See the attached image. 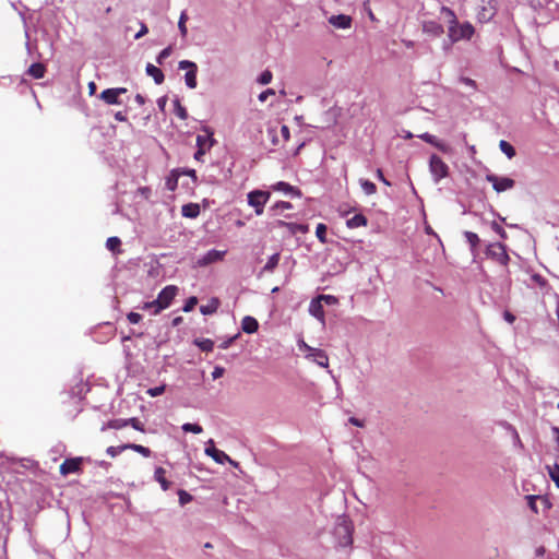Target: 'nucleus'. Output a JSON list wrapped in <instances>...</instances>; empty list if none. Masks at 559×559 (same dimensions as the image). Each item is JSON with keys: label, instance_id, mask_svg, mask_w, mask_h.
Returning <instances> with one entry per match:
<instances>
[{"label": "nucleus", "instance_id": "28", "mask_svg": "<svg viewBox=\"0 0 559 559\" xmlns=\"http://www.w3.org/2000/svg\"><path fill=\"white\" fill-rule=\"evenodd\" d=\"M46 72L45 66L43 63H33L27 70V73L35 79L44 78Z\"/></svg>", "mask_w": 559, "mask_h": 559}, {"label": "nucleus", "instance_id": "24", "mask_svg": "<svg viewBox=\"0 0 559 559\" xmlns=\"http://www.w3.org/2000/svg\"><path fill=\"white\" fill-rule=\"evenodd\" d=\"M280 258H281V254L278 252L272 254L267 259V261H266L265 265L262 267L261 272L262 273H272L278 265Z\"/></svg>", "mask_w": 559, "mask_h": 559}, {"label": "nucleus", "instance_id": "21", "mask_svg": "<svg viewBox=\"0 0 559 559\" xmlns=\"http://www.w3.org/2000/svg\"><path fill=\"white\" fill-rule=\"evenodd\" d=\"M273 190L284 192L285 194H292V195H300V192L295 187L290 186L289 183L285 181H278L275 185H273Z\"/></svg>", "mask_w": 559, "mask_h": 559}, {"label": "nucleus", "instance_id": "8", "mask_svg": "<svg viewBox=\"0 0 559 559\" xmlns=\"http://www.w3.org/2000/svg\"><path fill=\"white\" fill-rule=\"evenodd\" d=\"M126 93L127 88L124 87L107 88L100 93L99 98L107 105H121V95Z\"/></svg>", "mask_w": 559, "mask_h": 559}, {"label": "nucleus", "instance_id": "13", "mask_svg": "<svg viewBox=\"0 0 559 559\" xmlns=\"http://www.w3.org/2000/svg\"><path fill=\"white\" fill-rule=\"evenodd\" d=\"M81 462H82L81 457L67 459L60 465V474L66 476V475L79 472Z\"/></svg>", "mask_w": 559, "mask_h": 559}, {"label": "nucleus", "instance_id": "50", "mask_svg": "<svg viewBox=\"0 0 559 559\" xmlns=\"http://www.w3.org/2000/svg\"><path fill=\"white\" fill-rule=\"evenodd\" d=\"M491 229L498 234L502 239H506L507 238V233L506 230L502 228L501 225H499L497 222H492L491 223Z\"/></svg>", "mask_w": 559, "mask_h": 559}, {"label": "nucleus", "instance_id": "35", "mask_svg": "<svg viewBox=\"0 0 559 559\" xmlns=\"http://www.w3.org/2000/svg\"><path fill=\"white\" fill-rule=\"evenodd\" d=\"M199 348L203 352H212L214 348V342L210 338H202L195 342Z\"/></svg>", "mask_w": 559, "mask_h": 559}, {"label": "nucleus", "instance_id": "56", "mask_svg": "<svg viewBox=\"0 0 559 559\" xmlns=\"http://www.w3.org/2000/svg\"><path fill=\"white\" fill-rule=\"evenodd\" d=\"M224 372H225V369H224L223 367H221V366H216V367L214 368V370L212 371V378H213L214 380H216V379H218V378L223 377Z\"/></svg>", "mask_w": 559, "mask_h": 559}, {"label": "nucleus", "instance_id": "7", "mask_svg": "<svg viewBox=\"0 0 559 559\" xmlns=\"http://www.w3.org/2000/svg\"><path fill=\"white\" fill-rule=\"evenodd\" d=\"M486 180L492 185L496 192L501 193L514 187L515 182L509 177H499L495 174H488Z\"/></svg>", "mask_w": 559, "mask_h": 559}, {"label": "nucleus", "instance_id": "43", "mask_svg": "<svg viewBox=\"0 0 559 559\" xmlns=\"http://www.w3.org/2000/svg\"><path fill=\"white\" fill-rule=\"evenodd\" d=\"M124 450H127V448H124V444L122 445H118V447H108L107 450H106V453L111 456V457H115L117 455H119L120 453H122Z\"/></svg>", "mask_w": 559, "mask_h": 559}, {"label": "nucleus", "instance_id": "49", "mask_svg": "<svg viewBox=\"0 0 559 559\" xmlns=\"http://www.w3.org/2000/svg\"><path fill=\"white\" fill-rule=\"evenodd\" d=\"M165 392V385L154 386L147 390V394L152 397L162 395Z\"/></svg>", "mask_w": 559, "mask_h": 559}, {"label": "nucleus", "instance_id": "53", "mask_svg": "<svg viewBox=\"0 0 559 559\" xmlns=\"http://www.w3.org/2000/svg\"><path fill=\"white\" fill-rule=\"evenodd\" d=\"M460 82L468 87H471L473 91L477 90V84L474 80L465 76L460 78Z\"/></svg>", "mask_w": 559, "mask_h": 559}, {"label": "nucleus", "instance_id": "32", "mask_svg": "<svg viewBox=\"0 0 559 559\" xmlns=\"http://www.w3.org/2000/svg\"><path fill=\"white\" fill-rule=\"evenodd\" d=\"M360 187L367 195H371L377 191L376 185L367 179L360 180Z\"/></svg>", "mask_w": 559, "mask_h": 559}, {"label": "nucleus", "instance_id": "48", "mask_svg": "<svg viewBox=\"0 0 559 559\" xmlns=\"http://www.w3.org/2000/svg\"><path fill=\"white\" fill-rule=\"evenodd\" d=\"M277 224L280 226H287V227H289L292 231H297V230L298 231H302V233L306 231V227L302 226V225H298V224H294V223H285L283 221H280Z\"/></svg>", "mask_w": 559, "mask_h": 559}, {"label": "nucleus", "instance_id": "39", "mask_svg": "<svg viewBox=\"0 0 559 559\" xmlns=\"http://www.w3.org/2000/svg\"><path fill=\"white\" fill-rule=\"evenodd\" d=\"M120 245L121 240L118 237H109L106 241V248L112 252L116 251Z\"/></svg>", "mask_w": 559, "mask_h": 559}, {"label": "nucleus", "instance_id": "34", "mask_svg": "<svg viewBox=\"0 0 559 559\" xmlns=\"http://www.w3.org/2000/svg\"><path fill=\"white\" fill-rule=\"evenodd\" d=\"M175 114L181 120H186L188 118L187 109L180 104L179 99L174 100Z\"/></svg>", "mask_w": 559, "mask_h": 559}, {"label": "nucleus", "instance_id": "46", "mask_svg": "<svg viewBox=\"0 0 559 559\" xmlns=\"http://www.w3.org/2000/svg\"><path fill=\"white\" fill-rule=\"evenodd\" d=\"M197 304H198V298H197V297H194V296H191V297H189V298L186 300V302H185V306H183L182 310H183L185 312H189V311H191V310L197 306Z\"/></svg>", "mask_w": 559, "mask_h": 559}, {"label": "nucleus", "instance_id": "61", "mask_svg": "<svg viewBox=\"0 0 559 559\" xmlns=\"http://www.w3.org/2000/svg\"><path fill=\"white\" fill-rule=\"evenodd\" d=\"M435 146L443 153L449 151V146L439 140H437V144H435Z\"/></svg>", "mask_w": 559, "mask_h": 559}, {"label": "nucleus", "instance_id": "36", "mask_svg": "<svg viewBox=\"0 0 559 559\" xmlns=\"http://www.w3.org/2000/svg\"><path fill=\"white\" fill-rule=\"evenodd\" d=\"M316 236L321 243H326V226L322 223L317 225Z\"/></svg>", "mask_w": 559, "mask_h": 559}, {"label": "nucleus", "instance_id": "47", "mask_svg": "<svg viewBox=\"0 0 559 559\" xmlns=\"http://www.w3.org/2000/svg\"><path fill=\"white\" fill-rule=\"evenodd\" d=\"M317 298L321 302H324V304H326L329 306L337 304V298L335 296H332V295H319Z\"/></svg>", "mask_w": 559, "mask_h": 559}, {"label": "nucleus", "instance_id": "52", "mask_svg": "<svg viewBox=\"0 0 559 559\" xmlns=\"http://www.w3.org/2000/svg\"><path fill=\"white\" fill-rule=\"evenodd\" d=\"M127 319L131 324H138L142 320V316L138 312H129Z\"/></svg>", "mask_w": 559, "mask_h": 559}, {"label": "nucleus", "instance_id": "1", "mask_svg": "<svg viewBox=\"0 0 559 559\" xmlns=\"http://www.w3.org/2000/svg\"><path fill=\"white\" fill-rule=\"evenodd\" d=\"M441 13L449 17L450 25L448 28V37L451 39V43H456L463 39L468 40L472 38L475 29L469 22L459 24L454 12L445 7L441 8Z\"/></svg>", "mask_w": 559, "mask_h": 559}, {"label": "nucleus", "instance_id": "37", "mask_svg": "<svg viewBox=\"0 0 559 559\" xmlns=\"http://www.w3.org/2000/svg\"><path fill=\"white\" fill-rule=\"evenodd\" d=\"M181 429L185 431V432H192V433H201L203 431V428L198 425V424H191V423H186L181 426Z\"/></svg>", "mask_w": 559, "mask_h": 559}, {"label": "nucleus", "instance_id": "4", "mask_svg": "<svg viewBox=\"0 0 559 559\" xmlns=\"http://www.w3.org/2000/svg\"><path fill=\"white\" fill-rule=\"evenodd\" d=\"M429 170L435 183H438L449 175V166L436 154L430 156Z\"/></svg>", "mask_w": 559, "mask_h": 559}, {"label": "nucleus", "instance_id": "64", "mask_svg": "<svg viewBox=\"0 0 559 559\" xmlns=\"http://www.w3.org/2000/svg\"><path fill=\"white\" fill-rule=\"evenodd\" d=\"M503 318L509 323H513L515 321V317L511 312H509V311H506L503 313Z\"/></svg>", "mask_w": 559, "mask_h": 559}, {"label": "nucleus", "instance_id": "55", "mask_svg": "<svg viewBox=\"0 0 559 559\" xmlns=\"http://www.w3.org/2000/svg\"><path fill=\"white\" fill-rule=\"evenodd\" d=\"M275 91L273 88H267L259 94L258 98L261 103H264L269 96L274 95Z\"/></svg>", "mask_w": 559, "mask_h": 559}, {"label": "nucleus", "instance_id": "25", "mask_svg": "<svg viewBox=\"0 0 559 559\" xmlns=\"http://www.w3.org/2000/svg\"><path fill=\"white\" fill-rule=\"evenodd\" d=\"M346 225L348 228H358L367 225V218L362 214H355L353 217L347 219Z\"/></svg>", "mask_w": 559, "mask_h": 559}, {"label": "nucleus", "instance_id": "26", "mask_svg": "<svg viewBox=\"0 0 559 559\" xmlns=\"http://www.w3.org/2000/svg\"><path fill=\"white\" fill-rule=\"evenodd\" d=\"M219 306V301L216 298H212L206 305L200 307V311L204 316L213 314L216 312Z\"/></svg>", "mask_w": 559, "mask_h": 559}, {"label": "nucleus", "instance_id": "62", "mask_svg": "<svg viewBox=\"0 0 559 559\" xmlns=\"http://www.w3.org/2000/svg\"><path fill=\"white\" fill-rule=\"evenodd\" d=\"M453 44L454 43H451V39L448 37V39H445L442 44V49L444 52H449Z\"/></svg>", "mask_w": 559, "mask_h": 559}, {"label": "nucleus", "instance_id": "22", "mask_svg": "<svg viewBox=\"0 0 559 559\" xmlns=\"http://www.w3.org/2000/svg\"><path fill=\"white\" fill-rule=\"evenodd\" d=\"M166 471L163 467H156L154 471V479L160 485L164 491L170 488V483L165 478Z\"/></svg>", "mask_w": 559, "mask_h": 559}, {"label": "nucleus", "instance_id": "12", "mask_svg": "<svg viewBox=\"0 0 559 559\" xmlns=\"http://www.w3.org/2000/svg\"><path fill=\"white\" fill-rule=\"evenodd\" d=\"M306 358L320 367L326 368L329 366V357L325 352L320 348H313L311 353L306 355Z\"/></svg>", "mask_w": 559, "mask_h": 559}, {"label": "nucleus", "instance_id": "23", "mask_svg": "<svg viewBox=\"0 0 559 559\" xmlns=\"http://www.w3.org/2000/svg\"><path fill=\"white\" fill-rule=\"evenodd\" d=\"M290 209H293L292 203L286 202V201H278L269 209V212H270L271 216H278L285 210H290Z\"/></svg>", "mask_w": 559, "mask_h": 559}, {"label": "nucleus", "instance_id": "16", "mask_svg": "<svg viewBox=\"0 0 559 559\" xmlns=\"http://www.w3.org/2000/svg\"><path fill=\"white\" fill-rule=\"evenodd\" d=\"M329 23L336 28L346 29L352 25V17L345 14L332 15Z\"/></svg>", "mask_w": 559, "mask_h": 559}, {"label": "nucleus", "instance_id": "41", "mask_svg": "<svg viewBox=\"0 0 559 559\" xmlns=\"http://www.w3.org/2000/svg\"><path fill=\"white\" fill-rule=\"evenodd\" d=\"M549 476L559 488V465L555 464L552 467H548Z\"/></svg>", "mask_w": 559, "mask_h": 559}, {"label": "nucleus", "instance_id": "2", "mask_svg": "<svg viewBox=\"0 0 559 559\" xmlns=\"http://www.w3.org/2000/svg\"><path fill=\"white\" fill-rule=\"evenodd\" d=\"M334 535L341 547H347L353 543V525L346 518H340L334 527Z\"/></svg>", "mask_w": 559, "mask_h": 559}, {"label": "nucleus", "instance_id": "59", "mask_svg": "<svg viewBox=\"0 0 559 559\" xmlns=\"http://www.w3.org/2000/svg\"><path fill=\"white\" fill-rule=\"evenodd\" d=\"M532 280H533L536 284H538L539 286H544V285L546 284L545 278H544L542 275H539V274H534V275L532 276Z\"/></svg>", "mask_w": 559, "mask_h": 559}, {"label": "nucleus", "instance_id": "42", "mask_svg": "<svg viewBox=\"0 0 559 559\" xmlns=\"http://www.w3.org/2000/svg\"><path fill=\"white\" fill-rule=\"evenodd\" d=\"M272 78H273L272 72H271V71H269V70H265V71H263V72L259 75V78H258V82H259L260 84H262V85H266V84L271 83Z\"/></svg>", "mask_w": 559, "mask_h": 559}, {"label": "nucleus", "instance_id": "6", "mask_svg": "<svg viewBox=\"0 0 559 559\" xmlns=\"http://www.w3.org/2000/svg\"><path fill=\"white\" fill-rule=\"evenodd\" d=\"M486 255L502 265H507L510 258L507 253L506 246L501 242H495L488 245L486 249Z\"/></svg>", "mask_w": 559, "mask_h": 559}, {"label": "nucleus", "instance_id": "31", "mask_svg": "<svg viewBox=\"0 0 559 559\" xmlns=\"http://www.w3.org/2000/svg\"><path fill=\"white\" fill-rule=\"evenodd\" d=\"M464 237L468 245L471 246L472 251H474V249L478 246L480 241L478 235L473 231H465Z\"/></svg>", "mask_w": 559, "mask_h": 559}, {"label": "nucleus", "instance_id": "27", "mask_svg": "<svg viewBox=\"0 0 559 559\" xmlns=\"http://www.w3.org/2000/svg\"><path fill=\"white\" fill-rule=\"evenodd\" d=\"M180 177L179 169H175L170 173V175L167 177L165 186L169 191H175L178 186V180Z\"/></svg>", "mask_w": 559, "mask_h": 559}, {"label": "nucleus", "instance_id": "63", "mask_svg": "<svg viewBox=\"0 0 559 559\" xmlns=\"http://www.w3.org/2000/svg\"><path fill=\"white\" fill-rule=\"evenodd\" d=\"M492 14H493L492 12L487 14V10L483 9V13H479L478 17H479L480 21H486V20H489L492 16Z\"/></svg>", "mask_w": 559, "mask_h": 559}, {"label": "nucleus", "instance_id": "45", "mask_svg": "<svg viewBox=\"0 0 559 559\" xmlns=\"http://www.w3.org/2000/svg\"><path fill=\"white\" fill-rule=\"evenodd\" d=\"M171 55V47L164 48L158 56L156 57V62L158 64H163L164 60L167 59Z\"/></svg>", "mask_w": 559, "mask_h": 559}, {"label": "nucleus", "instance_id": "18", "mask_svg": "<svg viewBox=\"0 0 559 559\" xmlns=\"http://www.w3.org/2000/svg\"><path fill=\"white\" fill-rule=\"evenodd\" d=\"M145 72L147 75L153 78L154 82L157 85L162 84L165 80L163 71L152 63L146 64Z\"/></svg>", "mask_w": 559, "mask_h": 559}, {"label": "nucleus", "instance_id": "20", "mask_svg": "<svg viewBox=\"0 0 559 559\" xmlns=\"http://www.w3.org/2000/svg\"><path fill=\"white\" fill-rule=\"evenodd\" d=\"M181 214L187 218H197L200 214V205L198 203H187L182 205Z\"/></svg>", "mask_w": 559, "mask_h": 559}, {"label": "nucleus", "instance_id": "10", "mask_svg": "<svg viewBox=\"0 0 559 559\" xmlns=\"http://www.w3.org/2000/svg\"><path fill=\"white\" fill-rule=\"evenodd\" d=\"M226 254L225 250L211 249L197 260L198 266H206L222 261Z\"/></svg>", "mask_w": 559, "mask_h": 559}, {"label": "nucleus", "instance_id": "14", "mask_svg": "<svg viewBox=\"0 0 559 559\" xmlns=\"http://www.w3.org/2000/svg\"><path fill=\"white\" fill-rule=\"evenodd\" d=\"M423 32L431 37H440L443 34V26L437 21L423 22Z\"/></svg>", "mask_w": 559, "mask_h": 559}, {"label": "nucleus", "instance_id": "9", "mask_svg": "<svg viewBox=\"0 0 559 559\" xmlns=\"http://www.w3.org/2000/svg\"><path fill=\"white\" fill-rule=\"evenodd\" d=\"M177 292H178V288L174 285H168V286L164 287L159 292V294L156 298L157 304L159 305L158 308L162 310L168 308L170 306L173 299L177 295Z\"/></svg>", "mask_w": 559, "mask_h": 559}, {"label": "nucleus", "instance_id": "15", "mask_svg": "<svg viewBox=\"0 0 559 559\" xmlns=\"http://www.w3.org/2000/svg\"><path fill=\"white\" fill-rule=\"evenodd\" d=\"M309 313L318 319L323 326L325 325L323 305L318 298L310 301Z\"/></svg>", "mask_w": 559, "mask_h": 559}, {"label": "nucleus", "instance_id": "11", "mask_svg": "<svg viewBox=\"0 0 559 559\" xmlns=\"http://www.w3.org/2000/svg\"><path fill=\"white\" fill-rule=\"evenodd\" d=\"M205 454L211 456L217 463H224L230 461L229 456L224 452L215 448L214 441L211 439L205 448Z\"/></svg>", "mask_w": 559, "mask_h": 559}, {"label": "nucleus", "instance_id": "51", "mask_svg": "<svg viewBox=\"0 0 559 559\" xmlns=\"http://www.w3.org/2000/svg\"><path fill=\"white\" fill-rule=\"evenodd\" d=\"M419 138L433 146H435V144H437V140H438L437 136H435L428 132L420 134Z\"/></svg>", "mask_w": 559, "mask_h": 559}, {"label": "nucleus", "instance_id": "17", "mask_svg": "<svg viewBox=\"0 0 559 559\" xmlns=\"http://www.w3.org/2000/svg\"><path fill=\"white\" fill-rule=\"evenodd\" d=\"M205 134H198L197 136V146L198 148H204L206 151H209L213 144H214V140H213V133L209 131V129H205Z\"/></svg>", "mask_w": 559, "mask_h": 559}, {"label": "nucleus", "instance_id": "44", "mask_svg": "<svg viewBox=\"0 0 559 559\" xmlns=\"http://www.w3.org/2000/svg\"><path fill=\"white\" fill-rule=\"evenodd\" d=\"M178 497L180 506H186L192 500V496L182 489L178 491Z\"/></svg>", "mask_w": 559, "mask_h": 559}, {"label": "nucleus", "instance_id": "33", "mask_svg": "<svg viewBox=\"0 0 559 559\" xmlns=\"http://www.w3.org/2000/svg\"><path fill=\"white\" fill-rule=\"evenodd\" d=\"M187 20H188L187 12L182 11L180 16H179V21H178V28H179L181 37H183V38L188 34V29H187V26H186Z\"/></svg>", "mask_w": 559, "mask_h": 559}, {"label": "nucleus", "instance_id": "19", "mask_svg": "<svg viewBox=\"0 0 559 559\" xmlns=\"http://www.w3.org/2000/svg\"><path fill=\"white\" fill-rule=\"evenodd\" d=\"M258 328H259L258 321L251 316H246L241 321V330L245 333L252 334V333L257 332Z\"/></svg>", "mask_w": 559, "mask_h": 559}, {"label": "nucleus", "instance_id": "30", "mask_svg": "<svg viewBox=\"0 0 559 559\" xmlns=\"http://www.w3.org/2000/svg\"><path fill=\"white\" fill-rule=\"evenodd\" d=\"M499 147L502 153L507 155L508 158H512L515 155L514 147L507 141L501 140L499 143Z\"/></svg>", "mask_w": 559, "mask_h": 559}, {"label": "nucleus", "instance_id": "60", "mask_svg": "<svg viewBox=\"0 0 559 559\" xmlns=\"http://www.w3.org/2000/svg\"><path fill=\"white\" fill-rule=\"evenodd\" d=\"M298 347H299L300 349H304V350L308 352V353H311V352L313 350V347H311V346H309L308 344H306V343H305V341H302V340H300V341L298 342Z\"/></svg>", "mask_w": 559, "mask_h": 559}, {"label": "nucleus", "instance_id": "5", "mask_svg": "<svg viewBox=\"0 0 559 559\" xmlns=\"http://www.w3.org/2000/svg\"><path fill=\"white\" fill-rule=\"evenodd\" d=\"M179 70H186L185 74V83L186 85L193 90L197 87V73H198V66L195 62L190 60H181L178 63Z\"/></svg>", "mask_w": 559, "mask_h": 559}, {"label": "nucleus", "instance_id": "3", "mask_svg": "<svg viewBox=\"0 0 559 559\" xmlns=\"http://www.w3.org/2000/svg\"><path fill=\"white\" fill-rule=\"evenodd\" d=\"M271 193L264 190H252L247 194L248 205L254 210L255 215L260 216L264 212V206L270 200Z\"/></svg>", "mask_w": 559, "mask_h": 559}, {"label": "nucleus", "instance_id": "58", "mask_svg": "<svg viewBox=\"0 0 559 559\" xmlns=\"http://www.w3.org/2000/svg\"><path fill=\"white\" fill-rule=\"evenodd\" d=\"M281 134L284 138L285 141H288L290 138L289 128L285 124L281 127Z\"/></svg>", "mask_w": 559, "mask_h": 559}, {"label": "nucleus", "instance_id": "40", "mask_svg": "<svg viewBox=\"0 0 559 559\" xmlns=\"http://www.w3.org/2000/svg\"><path fill=\"white\" fill-rule=\"evenodd\" d=\"M128 425H129L128 419H115V420L109 421L107 424V427L111 428V429H121Z\"/></svg>", "mask_w": 559, "mask_h": 559}, {"label": "nucleus", "instance_id": "54", "mask_svg": "<svg viewBox=\"0 0 559 559\" xmlns=\"http://www.w3.org/2000/svg\"><path fill=\"white\" fill-rule=\"evenodd\" d=\"M128 421L135 430L144 431V426L138 418H129Z\"/></svg>", "mask_w": 559, "mask_h": 559}, {"label": "nucleus", "instance_id": "29", "mask_svg": "<svg viewBox=\"0 0 559 559\" xmlns=\"http://www.w3.org/2000/svg\"><path fill=\"white\" fill-rule=\"evenodd\" d=\"M124 448H127V450H133L139 454L143 455L144 457H150L152 454V451L148 448L141 444L126 443Z\"/></svg>", "mask_w": 559, "mask_h": 559}, {"label": "nucleus", "instance_id": "38", "mask_svg": "<svg viewBox=\"0 0 559 559\" xmlns=\"http://www.w3.org/2000/svg\"><path fill=\"white\" fill-rule=\"evenodd\" d=\"M158 306L159 305L157 304V299H155L153 301L144 302L141 309L150 310L152 311L153 314H158L162 311V309H159Z\"/></svg>", "mask_w": 559, "mask_h": 559}, {"label": "nucleus", "instance_id": "57", "mask_svg": "<svg viewBox=\"0 0 559 559\" xmlns=\"http://www.w3.org/2000/svg\"><path fill=\"white\" fill-rule=\"evenodd\" d=\"M147 32H148L147 26H146L144 23H142V24H141V28H140V31L135 34L134 38H135V39H139V38H141L142 36L146 35V34H147Z\"/></svg>", "mask_w": 559, "mask_h": 559}]
</instances>
